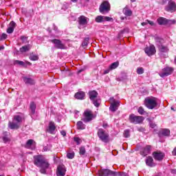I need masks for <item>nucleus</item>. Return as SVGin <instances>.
Masks as SVG:
<instances>
[{"mask_svg":"<svg viewBox=\"0 0 176 176\" xmlns=\"http://www.w3.org/2000/svg\"><path fill=\"white\" fill-rule=\"evenodd\" d=\"M110 71H112V70L111 69V67H109V69L104 70V74L105 75H107V74H109V72H110Z\"/></svg>","mask_w":176,"mask_h":176,"instance_id":"nucleus-52","label":"nucleus"},{"mask_svg":"<svg viewBox=\"0 0 176 176\" xmlns=\"http://www.w3.org/2000/svg\"><path fill=\"white\" fill-rule=\"evenodd\" d=\"M166 0H164L163 1H162V5H164V3H166Z\"/></svg>","mask_w":176,"mask_h":176,"instance_id":"nucleus-62","label":"nucleus"},{"mask_svg":"<svg viewBox=\"0 0 176 176\" xmlns=\"http://www.w3.org/2000/svg\"><path fill=\"white\" fill-rule=\"evenodd\" d=\"M24 120V116L23 114L14 116L12 122H8V127L11 130H19L21 123Z\"/></svg>","mask_w":176,"mask_h":176,"instance_id":"nucleus-2","label":"nucleus"},{"mask_svg":"<svg viewBox=\"0 0 176 176\" xmlns=\"http://www.w3.org/2000/svg\"><path fill=\"white\" fill-rule=\"evenodd\" d=\"M166 12H170L171 13L176 12V4L175 2L170 1L168 3V6L166 7Z\"/></svg>","mask_w":176,"mask_h":176,"instance_id":"nucleus-14","label":"nucleus"},{"mask_svg":"<svg viewBox=\"0 0 176 176\" xmlns=\"http://www.w3.org/2000/svg\"><path fill=\"white\" fill-rule=\"evenodd\" d=\"M174 71L173 67H166L162 69V70L159 73L161 78H166L168 75H171Z\"/></svg>","mask_w":176,"mask_h":176,"instance_id":"nucleus-8","label":"nucleus"},{"mask_svg":"<svg viewBox=\"0 0 176 176\" xmlns=\"http://www.w3.org/2000/svg\"><path fill=\"white\" fill-rule=\"evenodd\" d=\"M47 30L48 31V32H50V34L52 33V29H50V28H48Z\"/></svg>","mask_w":176,"mask_h":176,"instance_id":"nucleus-61","label":"nucleus"},{"mask_svg":"<svg viewBox=\"0 0 176 176\" xmlns=\"http://www.w3.org/2000/svg\"><path fill=\"white\" fill-rule=\"evenodd\" d=\"M43 151V152H47V151H49V148H47V146H44Z\"/></svg>","mask_w":176,"mask_h":176,"instance_id":"nucleus-57","label":"nucleus"},{"mask_svg":"<svg viewBox=\"0 0 176 176\" xmlns=\"http://www.w3.org/2000/svg\"><path fill=\"white\" fill-rule=\"evenodd\" d=\"M144 52L148 57H151V56H153L156 54V48L155 47V45L146 46L144 48Z\"/></svg>","mask_w":176,"mask_h":176,"instance_id":"nucleus-12","label":"nucleus"},{"mask_svg":"<svg viewBox=\"0 0 176 176\" xmlns=\"http://www.w3.org/2000/svg\"><path fill=\"white\" fill-rule=\"evenodd\" d=\"M5 49V47L3 45H0V50H3Z\"/></svg>","mask_w":176,"mask_h":176,"instance_id":"nucleus-59","label":"nucleus"},{"mask_svg":"<svg viewBox=\"0 0 176 176\" xmlns=\"http://www.w3.org/2000/svg\"><path fill=\"white\" fill-rule=\"evenodd\" d=\"M86 46H87V45H82V47L85 48Z\"/></svg>","mask_w":176,"mask_h":176,"instance_id":"nucleus-64","label":"nucleus"},{"mask_svg":"<svg viewBox=\"0 0 176 176\" xmlns=\"http://www.w3.org/2000/svg\"><path fill=\"white\" fill-rule=\"evenodd\" d=\"M138 112L140 113V115H144V113H145V110H144L142 107H140L138 109Z\"/></svg>","mask_w":176,"mask_h":176,"instance_id":"nucleus-41","label":"nucleus"},{"mask_svg":"<svg viewBox=\"0 0 176 176\" xmlns=\"http://www.w3.org/2000/svg\"><path fill=\"white\" fill-rule=\"evenodd\" d=\"M65 166L64 165H59L57 168L56 175L65 176Z\"/></svg>","mask_w":176,"mask_h":176,"instance_id":"nucleus-17","label":"nucleus"},{"mask_svg":"<svg viewBox=\"0 0 176 176\" xmlns=\"http://www.w3.org/2000/svg\"><path fill=\"white\" fill-rule=\"evenodd\" d=\"M152 152V146L151 145H146L140 149V155L145 157V156H148V155L151 154Z\"/></svg>","mask_w":176,"mask_h":176,"instance_id":"nucleus-11","label":"nucleus"},{"mask_svg":"<svg viewBox=\"0 0 176 176\" xmlns=\"http://www.w3.org/2000/svg\"><path fill=\"white\" fill-rule=\"evenodd\" d=\"M124 137H125V138L130 137V130L126 129L124 131Z\"/></svg>","mask_w":176,"mask_h":176,"instance_id":"nucleus-40","label":"nucleus"},{"mask_svg":"<svg viewBox=\"0 0 176 176\" xmlns=\"http://www.w3.org/2000/svg\"><path fill=\"white\" fill-rule=\"evenodd\" d=\"M14 65H21V67H25V63L21 60H14Z\"/></svg>","mask_w":176,"mask_h":176,"instance_id":"nucleus-34","label":"nucleus"},{"mask_svg":"<svg viewBox=\"0 0 176 176\" xmlns=\"http://www.w3.org/2000/svg\"><path fill=\"white\" fill-rule=\"evenodd\" d=\"M74 141L77 143V145H79V144H80V139L79 138H74Z\"/></svg>","mask_w":176,"mask_h":176,"instance_id":"nucleus-48","label":"nucleus"},{"mask_svg":"<svg viewBox=\"0 0 176 176\" xmlns=\"http://www.w3.org/2000/svg\"><path fill=\"white\" fill-rule=\"evenodd\" d=\"M110 100H111L112 102H111L109 109L111 112H116L120 106V101L116 100L113 98H111Z\"/></svg>","mask_w":176,"mask_h":176,"instance_id":"nucleus-10","label":"nucleus"},{"mask_svg":"<svg viewBox=\"0 0 176 176\" xmlns=\"http://www.w3.org/2000/svg\"><path fill=\"white\" fill-rule=\"evenodd\" d=\"M148 24H149L150 25H151V27H156V23H155V22L152 21H149V20H146L144 22H142L141 23V25L144 27L145 25H148Z\"/></svg>","mask_w":176,"mask_h":176,"instance_id":"nucleus-27","label":"nucleus"},{"mask_svg":"<svg viewBox=\"0 0 176 176\" xmlns=\"http://www.w3.org/2000/svg\"><path fill=\"white\" fill-rule=\"evenodd\" d=\"M82 45H93V41L90 40V38L87 37L84 39Z\"/></svg>","mask_w":176,"mask_h":176,"instance_id":"nucleus-33","label":"nucleus"},{"mask_svg":"<svg viewBox=\"0 0 176 176\" xmlns=\"http://www.w3.org/2000/svg\"><path fill=\"white\" fill-rule=\"evenodd\" d=\"M173 156H176V147L174 148L173 151H172Z\"/></svg>","mask_w":176,"mask_h":176,"instance_id":"nucleus-54","label":"nucleus"},{"mask_svg":"<svg viewBox=\"0 0 176 176\" xmlns=\"http://www.w3.org/2000/svg\"><path fill=\"white\" fill-rule=\"evenodd\" d=\"M137 74L138 75H142L144 74V69L142 67H138L137 69Z\"/></svg>","mask_w":176,"mask_h":176,"instance_id":"nucleus-42","label":"nucleus"},{"mask_svg":"<svg viewBox=\"0 0 176 176\" xmlns=\"http://www.w3.org/2000/svg\"><path fill=\"white\" fill-rule=\"evenodd\" d=\"M146 164L148 166V167H155L156 166L155 162H153V158L151 156L147 157L146 159Z\"/></svg>","mask_w":176,"mask_h":176,"instance_id":"nucleus-20","label":"nucleus"},{"mask_svg":"<svg viewBox=\"0 0 176 176\" xmlns=\"http://www.w3.org/2000/svg\"><path fill=\"white\" fill-rule=\"evenodd\" d=\"M60 134L61 135H63V137H65V135H67V132L65 131H60Z\"/></svg>","mask_w":176,"mask_h":176,"instance_id":"nucleus-53","label":"nucleus"},{"mask_svg":"<svg viewBox=\"0 0 176 176\" xmlns=\"http://www.w3.org/2000/svg\"><path fill=\"white\" fill-rule=\"evenodd\" d=\"M35 145H36V143L34 141V140H29L26 142L25 148H28V149H30L31 146H35Z\"/></svg>","mask_w":176,"mask_h":176,"instance_id":"nucleus-25","label":"nucleus"},{"mask_svg":"<svg viewBox=\"0 0 176 176\" xmlns=\"http://www.w3.org/2000/svg\"><path fill=\"white\" fill-rule=\"evenodd\" d=\"M89 100L92 101L94 105L98 108L101 104V99L98 98V93L96 91H89Z\"/></svg>","mask_w":176,"mask_h":176,"instance_id":"nucleus-3","label":"nucleus"},{"mask_svg":"<svg viewBox=\"0 0 176 176\" xmlns=\"http://www.w3.org/2000/svg\"><path fill=\"white\" fill-rule=\"evenodd\" d=\"M167 24H175V20H168L167 19Z\"/></svg>","mask_w":176,"mask_h":176,"instance_id":"nucleus-49","label":"nucleus"},{"mask_svg":"<svg viewBox=\"0 0 176 176\" xmlns=\"http://www.w3.org/2000/svg\"><path fill=\"white\" fill-rule=\"evenodd\" d=\"M67 157L68 159H74V157H75V153H74V152L67 153Z\"/></svg>","mask_w":176,"mask_h":176,"instance_id":"nucleus-39","label":"nucleus"},{"mask_svg":"<svg viewBox=\"0 0 176 176\" xmlns=\"http://www.w3.org/2000/svg\"><path fill=\"white\" fill-rule=\"evenodd\" d=\"M3 141L5 144H6V142H10V139H9V138L8 137V135H6L3 137Z\"/></svg>","mask_w":176,"mask_h":176,"instance_id":"nucleus-43","label":"nucleus"},{"mask_svg":"<svg viewBox=\"0 0 176 176\" xmlns=\"http://www.w3.org/2000/svg\"><path fill=\"white\" fill-rule=\"evenodd\" d=\"M122 13L126 16V17H130L133 14V11L129 9V8L125 7L122 10Z\"/></svg>","mask_w":176,"mask_h":176,"instance_id":"nucleus-23","label":"nucleus"},{"mask_svg":"<svg viewBox=\"0 0 176 176\" xmlns=\"http://www.w3.org/2000/svg\"><path fill=\"white\" fill-rule=\"evenodd\" d=\"M76 126L78 130H85L86 129V125L82 121L77 122Z\"/></svg>","mask_w":176,"mask_h":176,"instance_id":"nucleus-28","label":"nucleus"},{"mask_svg":"<svg viewBox=\"0 0 176 176\" xmlns=\"http://www.w3.org/2000/svg\"><path fill=\"white\" fill-rule=\"evenodd\" d=\"M14 28H16V23H14V21H11L9 24L8 28L7 29V33L13 34Z\"/></svg>","mask_w":176,"mask_h":176,"instance_id":"nucleus-19","label":"nucleus"},{"mask_svg":"<svg viewBox=\"0 0 176 176\" xmlns=\"http://www.w3.org/2000/svg\"><path fill=\"white\" fill-rule=\"evenodd\" d=\"M157 23L160 25H166L167 24V19L160 17L157 19Z\"/></svg>","mask_w":176,"mask_h":176,"instance_id":"nucleus-29","label":"nucleus"},{"mask_svg":"<svg viewBox=\"0 0 176 176\" xmlns=\"http://www.w3.org/2000/svg\"><path fill=\"white\" fill-rule=\"evenodd\" d=\"M102 127L104 129H107V127H109V125H108L107 123L104 122L103 124H102Z\"/></svg>","mask_w":176,"mask_h":176,"instance_id":"nucleus-55","label":"nucleus"},{"mask_svg":"<svg viewBox=\"0 0 176 176\" xmlns=\"http://www.w3.org/2000/svg\"><path fill=\"white\" fill-rule=\"evenodd\" d=\"M21 41L22 43L27 45V43H30V41H28V37L25 36H21Z\"/></svg>","mask_w":176,"mask_h":176,"instance_id":"nucleus-36","label":"nucleus"},{"mask_svg":"<svg viewBox=\"0 0 176 176\" xmlns=\"http://www.w3.org/2000/svg\"><path fill=\"white\" fill-rule=\"evenodd\" d=\"M53 30H54V31H58V29L57 28V26H56V25L55 24H53Z\"/></svg>","mask_w":176,"mask_h":176,"instance_id":"nucleus-56","label":"nucleus"},{"mask_svg":"<svg viewBox=\"0 0 176 176\" xmlns=\"http://www.w3.org/2000/svg\"><path fill=\"white\" fill-rule=\"evenodd\" d=\"M160 137H170V131L167 129H162L159 133Z\"/></svg>","mask_w":176,"mask_h":176,"instance_id":"nucleus-22","label":"nucleus"},{"mask_svg":"<svg viewBox=\"0 0 176 176\" xmlns=\"http://www.w3.org/2000/svg\"><path fill=\"white\" fill-rule=\"evenodd\" d=\"M6 38H8V34L3 33L1 36H0V41H3L5 39H6Z\"/></svg>","mask_w":176,"mask_h":176,"instance_id":"nucleus-46","label":"nucleus"},{"mask_svg":"<svg viewBox=\"0 0 176 176\" xmlns=\"http://www.w3.org/2000/svg\"><path fill=\"white\" fill-rule=\"evenodd\" d=\"M47 131V133H50V134H54V131H56V124H54V122H50Z\"/></svg>","mask_w":176,"mask_h":176,"instance_id":"nucleus-18","label":"nucleus"},{"mask_svg":"<svg viewBox=\"0 0 176 176\" xmlns=\"http://www.w3.org/2000/svg\"><path fill=\"white\" fill-rule=\"evenodd\" d=\"M99 173L103 176H108V175L116 176V175H118V173L112 171L109 169H104L103 170H100L99 172Z\"/></svg>","mask_w":176,"mask_h":176,"instance_id":"nucleus-16","label":"nucleus"},{"mask_svg":"<svg viewBox=\"0 0 176 176\" xmlns=\"http://www.w3.org/2000/svg\"><path fill=\"white\" fill-rule=\"evenodd\" d=\"M170 173H171L172 174H176V169H171V170H170Z\"/></svg>","mask_w":176,"mask_h":176,"instance_id":"nucleus-58","label":"nucleus"},{"mask_svg":"<svg viewBox=\"0 0 176 176\" xmlns=\"http://www.w3.org/2000/svg\"><path fill=\"white\" fill-rule=\"evenodd\" d=\"M87 20H89L87 17L82 15L78 18V23L80 25H86L87 24Z\"/></svg>","mask_w":176,"mask_h":176,"instance_id":"nucleus-21","label":"nucleus"},{"mask_svg":"<svg viewBox=\"0 0 176 176\" xmlns=\"http://www.w3.org/2000/svg\"><path fill=\"white\" fill-rule=\"evenodd\" d=\"M119 67V62H114L110 66L109 68L112 71V69H116Z\"/></svg>","mask_w":176,"mask_h":176,"instance_id":"nucleus-35","label":"nucleus"},{"mask_svg":"<svg viewBox=\"0 0 176 176\" xmlns=\"http://www.w3.org/2000/svg\"><path fill=\"white\" fill-rule=\"evenodd\" d=\"M30 108L32 115H34L35 114V109H36V105L35 104V103H34V102L30 103Z\"/></svg>","mask_w":176,"mask_h":176,"instance_id":"nucleus-32","label":"nucleus"},{"mask_svg":"<svg viewBox=\"0 0 176 176\" xmlns=\"http://www.w3.org/2000/svg\"><path fill=\"white\" fill-rule=\"evenodd\" d=\"M85 92L83 91H79V92H77L76 94H75V98L77 99V100H83V98H85Z\"/></svg>","mask_w":176,"mask_h":176,"instance_id":"nucleus-26","label":"nucleus"},{"mask_svg":"<svg viewBox=\"0 0 176 176\" xmlns=\"http://www.w3.org/2000/svg\"><path fill=\"white\" fill-rule=\"evenodd\" d=\"M34 164L36 166V167H39L41 174H46V170L49 168L50 166L45 157L41 155L34 156Z\"/></svg>","mask_w":176,"mask_h":176,"instance_id":"nucleus-1","label":"nucleus"},{"mask_svg":"<svg viewBox=\"0 0 176 176\" xmlns=\"http://www.w3.org/2000/svg\"><path fill=\"white\" fill-rule=\"evenodd\" d=\"M99 10L100 13H108L111 10V5L108 1H104L101 3Z\"/></svg>","mask_w":176,"mask_h":176,"instance_id":"nucleus-9","label":"nucleus"},{"mask_svg":"<svg viewBox=\"0 0 176 176\" xmlns=\"http://www.w3.org/2000/svg\"><path fill=\"white\" fill-rule=\"evenodd\" d=\"M79 153L80 155H85V153H86V148L83 146L80 147Z\"/></svg>","mask_w":176,"mask_h":176,"instance_id":"nucleus-44","label":"nucleus"},{"mask_svg":"<svg viewBox=\"0 0 176 176\" xmlns=\"http://www.w3.org/2000/svg\"><path fill=\"white\" fill-rule=\"evenodd\" d=\"M150 127H151V129H155L156 127V124H155V122H150Z\"/></svg>","mask_w":176,"mask_h":176,"instance_id":"nucleus-50","label":"nucleus"},{"mask_svg":"<svg viewBox=\"0 0 176 176\" xmlns=\"http://www.w3.org/2000/svg\"><path fill=\"white\" fill-rule=\"evenodd\" d=\"M153 156L155 160H158L159 162H162L163 159H164V153L160 151H154L153 153Z\"/></svg>","mask_w":176,"mask_h":176,"instance_id":"nucleus-13","label":"nucleus"},{"mask_svg":"<svg viewBox=\"0 0 176 176\" xmlns=\"http://www.w3.org/2000/svg\"><path fill=\"white\" fill-rule=\"evenodd\" d=\"M96 23H104V21H113V19L109 16H98L96 18Z\"/></svg>","mask_w":176,"mask_h":176,"instance_id":"nucleus-15","label":"nucleus"},{"mask_svg":"<svg viewBox=\"0 0 176 176\" xmlns=\"http://www.w3.org/2000/svg\"><path fill=\"white\" fill-rule=\"evenodd\" d=\"M52 43L54 45H63V43L59 39H54L51 41Z\"/></svg>","mask_w":176,"mask_h":176,"instance_id":"nucleus-38","label":"nucleus"},{"mask_svg":"<svg viewBox=\"0 0 176 176\" xmlns=\"http://www.w3.org/2000/svg\"><path fill=\"white\" fill-rule=\"evenodd\" d=\"M159 50L162 53H167V52H168V48L166 45H159Z\"/></svg>","mask_w":176,"mask_h":176,"instance_id":"nucleus-31","label":"nucleus"},{"mask_svg":"<svg viewBox=\"0 0 176 176\" xmlns=\"http://www.w3.org/2000/svg\"><path fill=\"white\" fill-rule=\"evenodd\" d=\"M138 131H140V133H144V131H145V129H144L143 127L140 126L138 128Z\"/></svg>","mask_w":176,"mask_h":176,"instance_id":"nucleus-51","label":"nucleus"},{"mask_svg":"<svg viewBox=\"0 0 176 176\" xmlns=\"http://www.w3.org/2000/svg\"><path fill=\"white\" fill-rule=\"evenodd\" d=\"M23 81L26 85H35V81L28 77H23Z\"/></svg>","mask_w":176,"mask_h":176,"instance_id":"nucleus-24","label":"nucleus"},{"mask_svg":"<svg viewBox=\"0 0 176 176\" xmlns=\"http://www.w3.org/2000/svg\"><path fill=\"white\" fill-rule=\"evenodd\" d=\"M55 48L56 49H65V45H56Z\"/></svg>","mask_w":176,"mask_h":176,"instance_id":"nucleus-47","label":"nucleus"},{"mask_svg":"<svg viewBox=\"0 0 176 176\" xmlns=\"http://www.w3.org/2000/svg\"><path fill=\"white\" fill-rule=\"evenodd\" d=\"M72 2H78V0H71Z\"/></svg>","mask_w":176,"mask_h":176,"instance_id":"nucleus-63","label":"nucleus"},{"mask_svg":"<svg viewBox=\"0 0 176 176\" xmlns=\"http://www.w3.org/2000/svg\"><path fill=\"white\" fill-rule=\"evenodd\" d=\"M155 40L157 44L163 45V43H164V40L160 37H155Z\"/></svg>","mask_w":176,"mask_h":176,"instance_id":"nucleus-37","label":"nucleus"},{"mask_svg":"<svg viewBox=\"0 0 176 176\" xmlns=\"http://www.w3.org/2000/svg\"><path fill=\"white\" fill-rule=\"evenodd\" d=\"M98 135L103 142H108V139L109 138V135L104 131L102 129H99L98 131Z\"/></svg>","mask_w":176,"mask_h":176,"instance_id":"nucleus-7","label":"nucleus"},{"mask_svg":"<svg viewBox=\"0 0 176 176\" xmlns=\"http://www.w3.org/2000/svg\"><path fill=\"white\" fill-rule=\"evenodd\" d=\"M145 106L148 108V109H153L157 107V102H156V98H147L144 100Z\"/></svg>","mask_w":176,"mask_h":176,"instance_id":"nucleus-4","label":"nucleus"},{"mask_svg":"<svg viewBox=\"0 0 176 176\" xmlns=\"http://www.w3.org/2000/svg\"><path fill=\"white\" fill-rule=\"evenodd\" d=\"M31 49V46L30 45H23L22 47L20 48L21 53H25L28 52Z\"/></svg>","mask_w":176,"mask_h":176,"instance_id":"nucleus-30","label":"nucleus"},{"mask_svg":"<svg viewBox=\"0 0 176 176\" xmlns=\"http://www.w3.org/2000/svg\"><path fill=\"white\" fill-rule=\"evenodd\" d=\"M83 116L84 118L82 119V120L85 123H89V122H91L94 118V115L93 114V111L89 109H87L83 113Z\"/></svg>","mask_w":176,"mask_h":176,"instance_id":"nucleus-5","label":"nucleus"},{"mask_svg":"<svg viewBox=\"0 0 176 176\" xmlns=\"http://www.w3.org/2000/svg\"><path fill=\"white\" fill-rule=\"evenodd\" d=\"M30 58L32 60V61H36L39 58L36 55H32L30 56Z\"/></svg>","mask_w":176,"mask_h":176,"instance_id":"nucleus-45","label":"nucleus"},{"mask_svg":"<svg viewBox=\"0 0 176 176\" xmlns=\"http://www.w3.org/2000/svg\"><path fill=\"white\" fill-rule=\"evenodd\" d=\"M120 19H121V20L127 19V16H125V17L121 16V17H120Z\"/></svg>","mask_w":176,"mask_h":176,"instance_id":"nucleus-60","label":"nucleus"},{"mask_svg":"<svg viewBox=\"0 0 176 176\" xmlns=\"http://www.w3.org/2000/svg\"><path fill=\"white\" fill-rule=\"evenodd\" d=\"M144 118L143 116H135V114H131L129 116V121L131 123H134V124H140L142 123L144 120Z\"/></svg>","mask_w":176,"mask_h":176,"instance_id":"nucleus-6","label":"nucleus"}]
</instances>
